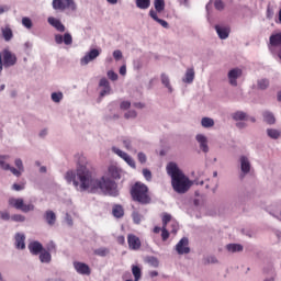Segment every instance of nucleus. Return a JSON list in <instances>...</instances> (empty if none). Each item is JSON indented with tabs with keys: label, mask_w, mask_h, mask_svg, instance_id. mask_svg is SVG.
<instances>
[{
	"label": "nucleus",
	"mask_w": 281,
	"mask_h": 281,
	"mask_svg": "<svg viewBox=\"0 0 281 281\" xmlns=\"http://www.w3.org/2000/svg\"><path fill=\"white\" fill-rule=\"evenodd\" d=\"M109 172H115V173H112V177H114V179H120V173L117 172V169L110 168Z\"/></svg>",
	"instance_id": "680f3d73"
},
{
	"label": "nucleus",
	"mask_w": 281,
	"mask_h": 281,
	"mask_svg": "<svg viewBox=\"0 0 281 281\" xmlns=\"http://www.w3.org/2000/svg\"><path fill=\"white\" fill-rule=\"evenodd\" d=\"M132 273L135 278V281H139L142 278V269L137 266L132 267Z\"/></svg>",
	"instance_id": "f704fd0d"
},
{
	"label": "nucleus",
	"mask_w": 281,
	"mask_h": 281,
	"mask_svg": "<svg viewBox=\"0 0 281 281\" xmlns=\"http://www.w3.org/2000/svg\"><path fill=\"white\" fill-rule=\"evenodd\" d=\"M201 124L204 128H212V126H214V120L211 117H203Z\"/></svg>",
	"instance_id": "473e14b6"
},
{
	"label": "nucleus",
	"mask_w": 281,
	"mask_h": 281,
	"mask_svg": "<svg viewBox=\"0 0 281 281\" xmlns=\"http://www.w3.org/2000/svg\"><path fill=\"white\" fill-rule=\"evenodd\" d=\"M3 65L4 67H12L16 65V56L8 49H4L0 54V74L3 71Z\"/></svg>",
	"instance_id": "20e7f679"
},
{
	"label": "nucleus",
	"mask_w": 281,
	"mask_h": 281,
	"mask_svg": "<svg viewBox=\"0 0 281 281\" xmlns=\"http://www.w3.org/2000/svg\"><path fill=\"white\" fill-rule=\"evenodd\" d=\"M170 227H171V234H177V232H179V223L172 221L170 223Z\"/></svg>",
	"instance_id": "49530a36"
},
{
	"label": "nucleus",
	"mask_w": 281,
	"mask_h": 281,
	"mask_svg": "<svg viewBox=\"0 0 281 281\" xmlns=\"http://www.w3.org/2000/svg\"><path fill=\"white\" fill-rule=\"evenodd\" d=\"M172 222V215L168 213L162 214V227H168V223Z\"/></svg>",
	"instance_id": "c9c22d12"
},
{
	"label": "nucleus",
	"mask_w": 281,
	"mask_h": 281,
	"mask_svg": "<svg viewBox=\"0 0 281 281\" xmlns=\"http://www.w3.org/2000/svg\"><path fill=\"white\" fill-rule=\"evenodd\" d=\"M215 30H216V33L220 36V38H222V41H225V38H227L229 36V27H223L220 25H215Z\"/></svg>",
	"instance_id": "aec40b11"
},
{
	"label": "nucleus",
	"mask_w": 281,
	"mask_h": 281,
	"mask_svg": "<svg viewBox=\"0 0 281 281\" xmlns=\"http://www.w3.org/2000/svg\"><path fill=\"white\" fill-rule=\"evenodd\" d=\"M113 58H114V60H122V50H120V49L114 50Z\"/></svg>",
	"instance_id": "de8ad7c7"
},
{
	"label": "nucleus",
	"mask_w": 281,
	"mask_h": 281,
	"mask_svg": "<svg viewBox=\"0 0 281 281\" xmlns=\"http://www.w3.org/2000/svg\"><path fill=\"white\" fill-rule=\"evenodd\" d=\"M8 7H1L0 5V14H3V12H7Z\"/></svg>",
	"instance_id": "774afa93"
},
{
	"label": "nucleus",
	"mask_w": 281,
	"mask_h": 281,
	"mask_svg": "<svg viewBox=\"0 0 281 281\" xmlns=\"http://www.w3.org/2000/svg\"><path fill=\"white\" fill-rule=\"evenodd\" d=\"M52 100H53V102H60L63 100L61 92H53Z\"/></svg>",
	"instance_id": "a19ab883"
},
{
	"label": "nucleus",
	"mask_w": 281,
	"mask_h": 281,
	"mask_svg": "<svg viewBox=\"0 0 281 281\" xmlns=\"http://www.w3.org/2000/svg\"><path fill=\"white\" fill-rule=\"evenodd\" d=\"M55 43H57V45H63V43L66 45H71L74 43V37L69 33H65L64 36L57 34L55 35Z\"/></svg>",
	"instance_id": "ddd939ff"
},
{
	"label": "nucleus",
	"mask_w": 281,
	"mask_h": 281,
	"mask_svg": "<svg viewBox=\"0 0 281 281\" xmlns=\"http://www.w3.org/2000/svg\"><path fill=\"white\" fill-rule=\"evenodd\" d=\"M267 135L271 139H279L281 137V132L276 130V128H268L267 130Z\"/></svg>",
	"instance_id": "c85d7f7f"
},
{
	"label": "nucleus",
	"mask_w": 281,
	"mask_h": 281,
	"mask_svg": "<svg viewBox=\"0 0 281 281\" xmlns=\"http://www.w3.org/2000/svg\"><path fill=\"white\" fill-rule=\"evenodd\" d=\"M132 218L135 225H139V223H142V214H139V212H133Z\"/></svg>",
	"instance_id": "58836bf2"
},
{
	"label": "nucleus",
	"mask_w": 281,
	"mask_h": 281,
	"mask_svg": "<svg viewBox=\"0 0 281 281\" xmlns=\"http://www.w3.org/2000/svg\"><path fill=\"white\" fill-rule=\"evenodd\" d=\"M215 10H225V3L222 0H216L214 2Z\"/></svg>",
	"instance_id": "c03bdc74"
},
{
	"label": "nucleus",
	"mask_w": 281,
	"mask_h": 281,
	"mask_svg": "<svg viewBox=\"0 0 281 281\" xmlns=\"http://www.w3.org/2000/svg\"><path fill=\"white\" fill-rule=\"evenodd\" d=\"M149 16H151V19H154L156 22L159 20V16H157V11L153 9L149 11Z\"/></svg>",
	"instance_id": "052dcab7"
},
{
	"label": "nucleus",
	"mask_w": 281,
	"mask_h": 281,
	"mask_svg": "<svg viewBox=\"0 0 281 281\" xmlns=\"http://www.w3.org/2000/svg\"><path fill=\"white\" fill-rule=\"evenodd\" d=\"M157 23H159V25H161L162 27H168V23L166 22V20L159 19L156 20Z\"/></svg>",
	"instance_id": "e2e57ef3"
},
{
	"label": "nucleus",
	"mask_w": 281,
	"mask_h": 281,
	"mask_svg": "<svg viewBox=\"0 0 281 281\" xmlns=\"http://www.w3.org/2000/svg\"><path fill=\"white\" fill-rule=\"evenodd\" d=\"M15 166L18 169H20L23 172V160L21 159H15Z\"/></svg>",
	"instance_id": "bf43d9fd"
},
{
	"label": "nucleus",
	"mask_w": 281,
	"mask_h": 281,
	"mask_svg": "<svg viewBox=\"0 0 281 281\" xmlns=\"http://www.w3.org/2000/svg\"><path fill=\"white\" fill-rule=\"evenodd\" d=\"M148 262L153 265V267H159V260L156 257H150Z\"/></svg>",
	"instance_id": "864d4df0"
},
{
	"label": "nucleus",
	"mask_w": 281,
	"mask_h": 281,
	"mask_svg": "<svg viewBox=\"0 0 281 281\" xmlns=\"http://www.w3.org/2000/svg\"><path fill=\"white\" fill-rule=\"evenodd\" d=\"M48 23H49V25L55 27V30H57V32H65V24L63 22H60V20H58L56 18H48Z\"/></svg>",
	"instance_id": "a211bd4d"
},
{
	"label": "nucleus",
	"mask_w": 281,
	"mask_h": 281,
	"mask_svg": "<svg viewBox=\"0 0 281 281\" xmlns=\"http://www.w3.org/2000/svg\"><path fill=\"white\" fill-rule=\"evenodd\" d=\"M131 117H137V112H135V110H131L127 113H125L126 120H131Z\"/></svg>",
	"instance_id": "09e8293b"
},
{
	"label": "nucleus",
	"mask_w": 281,
	"mask_h": 281,
	"mask_svg": "<svg viewBox=\"0 0 281 281\" xmlns=\"http://www.w3.org/2000/svg\"><path fill=\"white\" fill-rule=\"evenodd\" d=\"M112 150L115 153V155L121 157V159H124L131 168H136L135 159H133V157H131L127 153L121 150L117 147H112Z\"/></svg>",
	"instance_id": "6e6552de"
},
{
	"label": "nucleus",
	"mask_w": 281,
	"mask_h": 281,
	"mask_svg": "<svg viewBox=\"0 0 281 281\" xmlns=\"http://www.w3.org/2000/svg\"><path fill=\"white\" fill-rule=\"evenodd\" d=\"M120 75H121V76H126V65L121 66V68H120Z\"/></svg>",
	"instance_id": "0e129e2a"
},
{
	"label": "nucleus",
	"mask_w": 281,
	"mask_h": 281,
	"mask_svg": "<svg viewBox=\"0 0 281 281\" xmlns=\"http://www.w3.org/2000/svg\"><path fill=\"white\" fill-rule=\"evenodd\" d=\"M240 76H243V70L240 68H234L232 70H229L228 72V80H229V85H232V87H237L238 86V78H240Z\"/></svg>",
	"instance_id": "1a4fd4ad"
},
{
	"label": "nucleus",
	"mask_w": 281,
	"mask_h": 281,
	"mask_svg": "<svg viewBox=\"0 0 281 281\" xmlns=\"http://www.w3.org/2000/svg\"><path fill=\"white\" fill-rule=\"evenodd\" d=\"M160 80L162 85L166 87V89H168V91L172 93V86L170 85V78L168 77V75L161 74Z\"/></svg>",
	"instance_id": "a878e982"
},
{
	"label": "nucleus",
	"mask_w": 281,
	"mask_h": 281,
	"mask_svg": "<svg viewBox=\"0 0 281 281\" xmlns=\"http://www.w3.org/2000/svg\"><path fill=\"white\" fill-rule=\"evenodd\" d=\"M240 168L244 175L249 173V171L251 170V164L249 162V159L246 156L240 157Z\"/></svg>",
	"instance_id": "6ab92c4d"
},
{
	"label": "nucleus",
	"mask_w": 281,
	"mask_h": 281,
	"mask_svg": "<svg viewBox=\"0 0 281 281\" xmlns=\"http://www.w3.org/2000/svg\"><path fill=\"white\" fill-rule=\"evenodd\" d=\"M108 78H109L110 80L115 81V80H117V74H115V71H113V70H109V71H108Z\"/></svg>",
	"instance_id": "8fccbe9b"
},
{
	"label": "nucleus",
	"mask_w": 281,
	"mask_h": 281,
	"mask_svg": "<svg viewBox=\"0 0 281 281\" xmlns=\"http://www.w3.org/2000/svg\"><path fill=\"white\" fill-rule=\"evenodd\" d=\"M44 218L48 225H56V213L54 211H46Z\"/></svg>",
	"instance_id": "5701e85b"
},
{
	"label": "nucleus",
	"mask_w": 281,
	"mask_h": 281,
	"mask_svg": "<svg viewBox=\"0 0 281 281\" xmlns=\"http://www.w3.org/2000/svg\"><path fill=\"white\" fill-rule=\"evenodd\" d=\"M0 218H2V221H10V213L0 211Z\"/></svg>",
	"instance_id": "4d7b16f0"
},
{
	"label": "nucleus",
	"mask_w": 281,
	"mask_h": 281,
	"mask_svg": "<svg viewBox=\"0 0 281 281\" xmlns=\"http://www.w3.org/2000/svg\"><path fill=\"white\" fill-rule=\"evenodd\" d=\"M12 190H15L16 192H21V190H25V184H18V183H14L12 186Z\"/></svg>",
	"instance_id": "3c124183"
},
{
	"label": "nucleus",
	"mask_w": 281,
	"mask_h": 281,
	"mask_svg": "<svg viewBox=\"0 0 281 281\" xmlns=\"http://www.w3.org/2000/svg\"><path fill=\"white\" fill-rule=\"evenodd\" d=\"M46 251H56V244H54V241H49L46 246Z\"/></svg>",
	"instance_id": "603ef678"
},
{
	"label": "nucleus",
	"mask_w": 281,
	"mask_h": 281,
	"mask_svg": "<svg viewBox=\"0 0 281 281\" xmlns=\"http://www.w3.org/2000/svg\"><path fill=\"white\" fill-rule=\"evenodd\" d=\"M182 80L183 82H187V85H191V82H194V68L187 69V72Z\"/></svg>",
	"instance_id": "b1692460"
},
{
	"label": "nucleus",
	"mask_w": 281,
	"mask_h": 281,
	"mask_svg": "<svg viewBox=\"0 0 281 281\" xmlns=\"http://www.w3.org/2000/svg\"><path fill=\"white\" fill-rule=\"evenodd\" d=\"M209 262L215 263V262H218V260H216L215 257H210Z\"/></svg>",
	"instance_id": "338daca9"
},
{
	"label": "nucleus",
	"mask_w": 281,
	"mask_h": 281,
	"mask_svg": "<svg viewBox=\"0 0 281 281\" xmlns=\"http://www.w3.org/2000/svg\"><path fill=\"white\" fill-rule=\"evenodd\" d=\"M99 87H103V90L100 92V97L109 95L111 93V85L106 78H102L99 82Z\"/></svg>",
	"instance_id": "f3484780"
},
{
	"label": "nucleus",
	"mask_w": 281,
	"mask_h": 281,
	"mask_svg": "<svg viewBox=\"0 0 281 281\" xmlns=\"http://www.w3.org/2000/svg\"><path fill=\"white\" fill-rule=\"evenodd\" d=\"M114 218H122L124 216V207L120 204H115L112 209Z\"/></svg>",
	"instance_id": "4be33fe9"
},
{
	"label": "nucleus",
	"mask_w": 281,
	"mask_h": 281,
	"mask_svg": "<svg viewBox=\"0 0 281 281\" xmlns=\"http://www.w3.org/2000/svg\"><path fill=\"white\" fill-rule=\"evenodd\" d=\"M227 251H231L232 254H236V251H243V245L239 244H228L226 246Z\"/></svg>",
	"instance_id": "7c9ffc66"
},
{
	"label": "nucleus",
	"mask_w": 281,
	"mask_h": 281,
	"mask_svg": "<svg viewBox=\"0 0 281 281\" xmlns=\"http://www.w3.org/2000/svg\"><path fill=\"white\" fill-rule=\"evenodd\" d=\"M136 7L139 10H148L150 8V0H136Z\"/></svg>",
	"instance_id": "2f4dec72"
},
{
	"label": "nucleus",
	"mask_w": 281,
	"mask_h": 281,
	"mask_svg": "<svg viewBox=\"0 0 281 281\" xmlns=\"http://www.w3.org/2000/svg\"><path fill=\"white\" fill-rule=\"evenodd\" d=\"M143 177L146 179V181H151L153 172H150L149 169H143Z\"/></svg>",
	"instance_id": "37998d69"
},
{
	"label": "nucleus",
	"mask_w": 281,
	"mask_h": 281,
	"mask_svg": "<svg viewBox=\"0 0 281 281\" xmlns=\"http://www.w3.org/2000/svg\"><path fill=\"white\" fill-rule=\"evenodd\" d=\"M12 221H15L16 223H23V221H25V216H23V215H13Z\"/></svg>",
	"instance_id": "5fc2aeb1"
},
{
	"label": "nucleus",
	"mask_w": 281,
	"mask_h": 281,
	"mask_svg": "<svg viewBox=\"0 0 281 281\" xmlns=\"http://www.w3.org/2000/svg\"><path fill=\"white\" fill-rule=\"evenodd\" d=\"M263 120L265 122H267V124H276V116L273 115V113L266 111L263 112Z\"/></svg>",
	"instance_id": "cd10ccee"
},
{
	"label": "nucleus",
	"mask_w": 281,
	"mask_h": 281,
	"mask_svg": "<svg viewBox=\"0 0 281 281\" xmlns=\"http://www.w3.org/2000/svg\"><path fill=\"white\" fill-rule=\"evenodd\" d=\"M45 249H43V244L41 241H33L29 244V251L33 256H38V254L43 252Z\"/></svg>",
	"instance_id": "2eb2a0df"
},
{
	"label": "nucleus",
	"mask_w": 281,
	"mask_h": 281,
	"mask_svg": "<svg viewBox=\"0 0 281 281\" xmlns=\"http://www.w3.org/2000/svg\"><path fill=\"white\" fill-rule=\"evenodd\" d=\"M15 247L16 249H24L25 248V235L18 233L15 235Z\"/></svg>",
	"instance_id": "412c9836"
},
{
	"label": "nucleus",
	"mask_w": 281,
	"mask_h": 281,
	"mask_svg": "<svg viewBox=\"0 0 281 281\" xmlns=\"http://www.w3.org/2000/svg\"><path fill=\"white\" fill-rule=\"evenodd\" d=\"M137 159L139 161V164H146V161L148 160V158L146 157V154L139 151L137 154Z\"/></svg>",
	"instance_id": "a18cd8bd"
},
{
	"label": "nucleus",
	"mask_w": 281,
	"mask_h": 281,
	"mask_svg": "<svg viewBox=\"0 0 281 281\" xmlns=\"http://www.w3.org/2000/svg\"><path fill=\"white\" fill-rule=\"evenodd\" d=\"M167 173L171 177V186L178 194H186L188 190L192 187L190 178L187 177L179 166L175 162H169L167 165Z\"/></svg>",
	"instance_id": "f03ea898"
},
{
	"label": "nucleus",
	"mask_w": 281,
	"mask_h": 281,
	"mask_svg": "<svg viewBox=\"0 0 281 281\" xmlns=\"http://www.w3.org/2000/svg\"><path fill=\"white\" fill-rule=\"evenodd\" d=\"M154 8H155L156 12H164V10H166V1L154 0Z\"/></svg>",
	"instance_id": "bb28decb"
},
{
	"label": "nucleus",
	"mask_w": 281,
	"mask_h": 281,
	"mask_svg": "<svg viewBox=\"0 0 281 281\" xmlns=\"http://www.w3.org/2000/svg\"><path fill=\"white\" fill-rule=\"evenodd\" d=\"M196 142L200 145V148L202 149L203 153H210V147L207 146V137L203 134H198L195 136Z\"/></svg>",
	"instance_id": "dca6fc26"
},
{
	"label": "nucleus",
	"mask_w": 281,
	"mask_h": 281,
	"mask_svg": "<svg viewBox=\"0 0 281 281\" xmlns=\"http://www.w3.org/2000/svg\"><path fill=\"white\" fill-rule=\"evenodd\" d=\"M65 179L68 183L78 190V192H87L88 190H101L103 194L109 196H117V184L109 177L93 178V172L87 166H78L76 171H67Z\"/></svg>",
	"instance_id": "f257e3e1"
},
{
	"label": "nucleus",
	"mask_w": 281,
	"mask_h": 281,
	"mask_svg": "<svg viewBox=\"0 0 281 281\" xmlns=\"http://www.w3.org/2000/svg\"><path fill=\"white\" fill-rule=\"evenodd\" d=\"M133 201L140 203L142 205H148L150 203V194H148V187L142 182H136L130 191Z\"/></svg>",
	"instance_id": "7ed1b4c3"
},
{
	"label": "nucleus",
	"mask_w": 281,
	"mask_h": 281,
	"mask_svg": "<svg viewBox=\"0 0 281 281\" xmlns=\"http://www.w3.org/2000/svg\"><path fill=\"white\" fill-rule=\"evenodd\" d=\"M245 117H247V114L245 112L238 111L233 114V120H235L236 122L243 121L245 120Z\"/></svg>",
	"instance_id": "e433bc0d"
},
{
	"label": "nucleus",
	"mask_w": 281,
	"mask_h": 281,
	"mask_svg": "<svg viewBox=\"0 0 281 281\" xmlns=\"http://www.w3.org/2000/svg\"><path fill=\"white\" fill-rule=\"evenodd\" d=\"M127 245L131 251H139L142 249V239L137 235L131 233L127 235Z\"/></svg>",
	"instance_id": "0eeeda50"
},
{
	"label": "nucleus",
	"mask_w": 281,
	"mask_h": 281,
	"mask_svg": "<svg viewBox=\"0 0 281 281\" xmlns=\"http://www.w3.org/2000/svg\"><path fill=\"white\" fill-rule=\"evenodd\" d=\"M100 56V50L93 48L85 57L81 58V65H89L91 60H95Z\"/></svg>",
	"instance_id": "4468645a"
},
{
	"label": "nucleus",
	"mask_w": 281,
	"mask_h": 281,
	"mask_svg": "<svg viewBox=\"0 0 281 281\" xmlns=\"http://www.w3.org/2000/svg\"><path fill=\"white\" fill-rule=\"evenodd\" d=\"M74 268L77 273H80L81 276H91V268H89V265L87 263L75 261Z\"/></svg>",
	"instance_id": "9b49d317"
},
{
	"label": "nucleus",
	"mask_w": 281,
	"mask_h": 281,
	"mask_svg": "<svg viewBox=\"0 0 281 281\" xmlns=\"http://www.w3.org/2000/svg\"><path fill=\"white\" fill-rule=\"evenodd\" d=\"M188 237H183L180 241L176 245V251L182 256L183 254H190V247H188Z\"/></svg>",
	"instance_id": "f8f14e48"
},
{
	"label": "nucleus",
	"mask_w": 281,
	"mask_h": 281,
	"mask_svg": "<svg viewBox=\"0 0 281 281\" xmlns=\"http://www.w3.org/2000/svg\"><path fill=\"white\" fill-rule=\"evenodd\" d=\"M116 243L119 245H126V238L124 237V235H120L116 237Z\"/></svg>",
	"instance_id": "6e6d98bb"
},
{
	"label": "nucleus",
	"mask_w": 281,
	"mask_h": 281,
	"mask_svg": "<svg viewBox=\"0 0 281 281\" xmlns=\"http://www.w3.org/2000/svg\"><path fill=\"white\" fill-rule=\"evenodd\" d=\"M121 109H122L123 111H126V109H131V102H130V101H123V102L121 103Z\"/></svg>",
	"instance_id": "13d9d810"
},
{
	"label": "nucleus",
	"mask_w": 281,
	"mask_h": 281,
	"mask_svg": "<svg viewBox=\"0 0 281 281\" xmlns=\"http://www.w3.org/2000/svg\"><path fill=\"white\" fill-rule=\"evenodd\" d=\"M161 238L164 241L168 240L170 238V232H168V228L166 226L161 227Z\"/></svg>",
	"instance_id": "ea45409f"
},
{
	"label": "nucleus",
	"mask_w": 281,
	"mask_h": 281,
	"mask_svg": "<svg viewBox=\"0 0 281 281\" xmlns=\"http://www.w3.org/2000/svg\"><path fill=\"white\" fill-rule=\"evenodd\" d=\"M22 24L24 25V27H26L27 30H32V20L30 18H23L22 19Z\"/></svg>",
	"instance_id": "79ce46f5"
},
{
	"label": "nucleus",
	"mask_w": 281,
	"mask_h": 281,
	"mask_svg": "<svg viewBox=\"0 0 281 281\" xmlns=\"http://www.w3.org/2000/svg\"><path fill=\"white\" fill-rule=\"evenodd\" d=\"M109 254L108 248H99L94 250L95 256H101V258H104Z\"/></svg>",
	"instance_id": "4c0bfd02"
},
{
	"label": "nucleus",
	"mask_w": 281,
	"mask_h": 281,
	"mask_svg": "<svg viewBox=\"0 0 281 281\" xmlns=\"http://www.w3.org/2000/svg\"><path fill=\"white\" fill-rule=\"evenodd\" d=\"M2 36L4 41H12V36H14V34L12 33V29H10V26H5L4 29H2Z\"/></svg>",
	"instance_id": "c756f323"
},
{
	"label": "nucleus",
	"mask_w": 281,
	"mask_h": 281,
	"mask_svg": "<svg viewBox=\"0 0 281 281\" xmlns=\"http://www.w3.org/2000/svg\"><path fill=\"white\" fill-rule=\"evenodd\" d=\"M8 160V156H0V167L2 170H10L14 177H19L21 175V170L14 167H10V164L5 162Z\"/></svg>",
	"instance_id": "9d476101"
},
{
	"label": "nucleus",
	"mask_w": 281,
	"mask_h": 281,
	"mask_svg": "<svg viewBox=\"0 0 281 281\" xmlns=\"http://www.w3.org/2000/svg\"><path fill=\"white\" fill-rule=\"evenodd\" d=\"M53 9L65 12V10H76V2L74 0H53Z\"/></svg>",
	"instance_id": "39448f33"
},
{
	"label": "nucleus",
	"mask_w": 281,
	"mask_h": 281,
	"mask_svg": "<svg viewBox=\"0 0 281 281\" xmlns=\"http://www.w3.org/2000/svg\"><path fill=\"white\" fill-rule=\"evenodd\" d=\"M40 261L49 265V262H52V254H49L47 250H44L40 254Z\"/></svg>",
	"instance_id": "393cba45"
},
{
	"label": "nucleus",
	"mask_w": 281,
	"mask_h": 281,
	"mask_svg": "<svg viewBox=\"0 0 281 281\" xmlns=\"http://www.w3.org/2000/svg\"><path fill=\"white\" fill-rule=\"evenodd\" d=\"M9 205H11V207H15V210H21L22 212H32L34 210V205L25 204L23 199L11 198L9 200Z\"/></svg>",
	"instance_id": "423d86ee"
},
{
	"label": "nucleus",
	"mask_w": 281,
	"mask_h": 281,
	"mask_svg": "<svg viewBox=\"0 0 281 281\" xmlns=\"http://www.w3.org/2000/svg\"><path fill=\"white\" fill-rule=\"evenodd\" d=\"M123 144H124V146H125V148H126L127 150H131V140L125 139V140H123Z\"/></svg>",
	"instance_id": "69168bd1"
},
{
	"label": "nucleus",
	"mask_w": 281,
	"mask_h": 281,
	"mask_svg": "<svg viewBox=\"0 0 281 281\" xmlns=\"http://www.w3.org/2000/svg\"><path fill=\"white\" fill-rule=\"evenodd\" d=\"M258 89H261V91H265V89L269 88V79H259L257 81Z\"/></svg>",
	"instance_id": "72a5a7b5"
}]
</instances>
